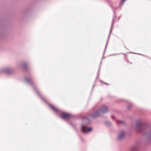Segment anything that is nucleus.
I'll return each mask as SVG.
<instances>
[{
    "label": "nucleus",
    "mask_w": 151,
    "mask_h": 151,
    "mask_svg": "<svg viewBox=\"0 0 151 151\" xmlns=\"http://www.w3.org/2000/svg\"><path fill=\"white\" fill-rule=\"evenodd\" d=\"M25 81L27 83H29L30 85L32 86L35 90L39 96L41 98V99L46 103L50 107L51 109L55 112L57 113L58 112H59L60 111L58 109L55 108L54 106L51 105L50 104L48 103L47 101L44 99L39 93V91L37 90V88L35 87L34 82L33 80L31 78H29L25 77L24 79Z\"/></svg>",
    "instance_id": "1"
},
{
    "label": "nucleus",
    "mask_w": 151,
    "mask_h": 151,
    "mask_svg": "<svg viewBox=\"0 0 151 151\" xmlns=\"http://www.w3.org/2000/svg\"><path fill=\"white\" fill-rule=\"evenodd\" d=\"M83 124L81 125V129L82 132L85 134L88 132L92 130L91 127L88 128L87 126L90 123V120L87 117L84 118L82 121Z\"/></svg>",
    "instance_id": "2"
},
{
    "label": "nucleus",
    "mask_w": 151,
    "mask_h": 151,
    "mask_svg": "<svg viewBox=\"0 0 151 151\" xmlns=\"http://www.w3.org/2000/svg\"><path fill=\"white\" fill-rule=\"evenodd\" d=\"M147 126L146 124L142 123L139 121L136 122V128L138 132H142Z\"/></svg>",
    "instance_id": "3"
},
{
    "label": "nucleus",
    "mask_w": 151,
    "mask_h": 151,
    "mask_svg": "<svg viewBox=\"0 0 151 151\" xmlns=\"http://www.w3.org/2000/svg\"><path fill=\"white\" fill-rule=\"evenodd\" d=\"M98 110L101 113H101L105 114L107 112L108 107L106 106L103 105L100 107L99 109Z\"/></svg>",
    "instance_id": "4"
},
{
    "label": "nucleus",
    "mask_w": 151,
    "mask_h": 151,
    "mask_svg": "<svg viewBox=\"0 0 151 151\" xmlns=\"http://www.w3.org/2000/svg\"><path fill=\"white\" fill-rule=\"evenodd\" d=\"M101 115V113L98 110L94 111L93 113L90 114L89 116L92 119H96Z\"/></svg>",
    "instance_id": "5"
},
{
    "label": "nucleus",
    "mask_w": 151,
    "mask_h": 151,
    "mask_svg": "<svg viewBox=\"0 0 151 151\" xmlns=\"http://www.w3.org/2000/svg\"><path fill=\"white\" fill-rule=\"evenodd\" d=\"M71 115L70 114L66 113H63L60 116L61 118L63 119H68L71 116Z\"/></svg>",
    "instance_id": "6"
},
{
    "label": "nucleus",
    "mask_w": 151,
    "mask_h": 151,
    "mask_svg": "<svg viewBox=\"0 0 151 151\" xmlns=\"http://www.w3.org/2000/svg\"><path fill=\"white\" fill-rule=\"evenodd\" d=\"M14 70L13 68H4L3 71L7 74H10L13 73Z\"/></svg>",
    "instance_id": "7"
},
{
    "label": "nucleus",
    "mask_w": 151,
    "mask_h": 151,
    "mask_svg": "<svg viewBox=\"0 0 151 151\" xmlns=\"http://www.w3.org/2000/svg\"><path fill=\"white\" fill-rule=\"evenodd\" d=\"M124 132L123 131L121 132L118 134L117 139L118 140H120L122 139L124 135Z\"/></svg>",
    "instance_id": "8"
},
{
    "label": "nucleus",
    "mask_w": 151,
    "mask_h": 151,
    "mask_svg": "<svg viewBox=\"0 0 151 151\" xmlns=\"http://www.w3.org/2000/svg\"><path fill=\"white\" fill-rule=\"evenodd\" d=\"M112 29H113V27H111V28H110V31H109V36H108V38L107 41V42L106 45V46H105V49H104V53H103V55H104V53H105V50H106L107 46V44H108V40H109V38L110 36V34L111 33V32L112 31Z\"/></svg>",
    "instance_id": "9"
},
{
    "label": "nucleus",
    "mask_w": 151,
    "mask_h": 151,
    "mask_svg": "<svg viewBox=\"0 0 151 151\" xmlns=\"http://www.w3.org/2000/svg\"><path fill=\"white\" fill-rule=\"evenodd\" d=\"M139 145L138 144H137L132 148L131 151H137L139 149Z\"/></svg>",
    "instance_id": "10"
},
{
    "label": "nucleus",
    "mask_w": 151,
    "mask_h": 151,
    "mask_svg": "<svg viewBox=\"0 0 151 151\" xmlns=\"http://www.w3.org/2000/svg\"><path fill=\"white\" fill-rule=\"evenodd\" d=\"M27 65L25 63H23V65H22L20 66V67L22 69H27Z\"/></svg>",
    "instance_id": "11"
},
{
    "label": "nucleus",
    "mask_w": 151,
    "mask_h": 151,
    "mask_svg": "<svg viewBox=\"0 0 151 151\" xmlns=\"http://www.w3.org/2000/svg\"><path fill=\"white\" fill-rule=\"evenodd\" d=\"M104 124L107 126H110L111 125V123L109 121H106L104 122Z\"/></svg>",
    "instance_id": "12"
},
{
    "label": "nucleus",
    "mask_w": 151,
    "mask_h": 151,
    "mask_svg": "<svg viewBox=\"0 0 151 151\" xmlns=\"http://www.w3.org/2000/svg\"><path fill=\"white\" fill-rule=\"evenodd\" d=\"M117 122L118 123H120L124 125H125L126 124L125 122H124V121L117 120Z\"/></svg>",
    "instance_id": "13"
},
{
    "label": "nucleus",
    "mask_w": 151,
    "mask_h": 151,
    "mask_svg": "<svg viewBox=\"0 0 151 151\" xmlns=\"http://www.w3.org/2000/svg\"><path fill=\"white\" fill-rule=\"evenodd\" d=\"M69 124L70 126L74 128H75L76 126V125L75 124H74L73 123L69 122Z\"/></svg>",
    "instance_id": "14"
},
{
    "label": "nucleus",
    "mask_w": 151,
    "mask_h": 151,
    "mask_svg": "<svg viewBox=\"0 0 151 151\" xmlns=\"http://www.w3.org/2000/svg\"><path fill=\"white\" fill-rule=\"evenodd\" d=\"M100 66H101V64H100V66H99V70H98V72L97 73V76L96 77V78H98L99 76V72H100Z\"/></svg>",
    "instance_id": "15"
},
{
    "label": "nucleus",
    "mask_w": 151,
    "mask_h": 151,
    "mask_svg": "<svg viewBox=\"0 0 151 151\" xmlns=\"http://www.w3.org/2000/svg\"><path fill=\"white\" fill-rule=\"evenodd\" d=\"M114 17L113 18L111 24V27H113L114 25Z\"/></svg>",
    "instance_id": "16"
},
{
    "label": "nucleus",
    "mask_w": 151,
    "mask_h": 151,
    "mask_svg": "<svg viewBox=\"0 0 151 151\" xmlns=\"http://www.w3.org/2000/svg\"><path fill=\"white\" fill-rule=\"evenodd\" d=\"M114 17V19L116 17V16L115 15H114L113 17V18Z\"/></svg>",
    "instance_id": "17"
},
{
    "label": "nucleus",
    "mask_w": 151,
    "mask_h": 151,
    "mask_svg": "<svg viewBox=\"0 0 151 151\" xmlns=\"http://www.w3.org/2000/svg\"><path fill=\"white\" fill-rule=\"evenodd\" d=\"M126 0H122V3H123Z\"/></svg>",
    "instance_id": "18"
},
{
    "label": "nucleus",
    "mask_w": 151,
    "mask_h": 151,
    "mask_svg": "<svg viewBox=\"0 0 151 151\" xmlns=\"http://www.w3.org/2000/svg\"><path fill=\"white\" fill-rule=\"evenodd\" d=\"M128 109H129L130 108V107L129 106H128Z\"/></svg>",
    "instance_id": "19"
},
{
    "label": "nucleus",
    "mask_w": 151,
    "mask_h": 151,
    "mask_svg": "<svg viewBox=\"0 0 151 151\" xmlns=\"http://www.w3.org/2000/svg\"><path fill=\"white\" fill-rule=\"evenodd\" d=\"M104 83L106 85H109V84L108 83Z\"/></svg>",
    "instance_id": "20"
},
{
    "label": "nucleus",
    "mask_w": 151,
    "mask_h": 151,
    "mask_svg": "<svg viewBox=\"0 0 151 151\" xmlns=\"http://www.w3.org/2000/svg\"><path fill=\"white\" fill-rule=\"evenodd\" d=\"M104 56H103L102 58V59H104Z\"/></svg>",
    "instance_id": "21"
},
{
    "label": "nucleus",
    "mask_w": 151,
    "mask_h": 151,
    "mask_svg": "<svg viewBox=\"0 0 151 151\" xmlns=\"http://www.w3.org/2000/svg\"><path fill=\"white\" fill-rule=\"evenodd\" d=\"M111 117H112V118H114V116H111Z\"/></svg>",
    "instance_id": "22"
},
{
    "label": "nucleus",
    "mask_w": 151,
    "mask_h": 151,
    "mask_svg": "<svg viewBox=\"0 0 151 151\" xmlns=\"http://www.w3.org/2000/svg\"><path fill=\"white\" fill-rule=\"evenodd\" d=\"M94 86H93V88H92V89H93V88L94 87Z\"/></svg>",
    "instance_id": "23"
},
{
    "label": "nucleus",
    "mask_w": 151,
    "mask_h": 151,
    "mask_svg": "<svg viewBox=\"0 0 151 151\" xmlns=\"http://www.w3.org/2000/svg\"><path fill=\"white\" fill-rule=\"evenodd\" d=\"M129 104H131V103H130V102H129Z\"/></svg>",
    "instance_id": "24"
},
{
    "label": "nucleus",
    "mask_w": 151,
    "mask_h": 151,
    "mask_svg": "<svg viewBox=\"0 0 151 151\" xmlns=\"http://www.w3.org/2000/svg\"><path fill=\"white\" fill-rule=\"evenodd\" d=\"M115 55L114 54H113L112 55Z\"/></svg>",
    "instance_id": "25"
}]
</instances>
